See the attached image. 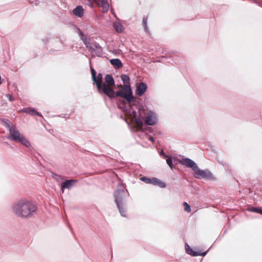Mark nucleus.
I'll return each instance as SVG.
<instances>
[{
  "label": "nucleus",
  "instance_id": "1",
  "mask_svg": "<svg viewBox=\"0 0 262 262\" xmlns=\"http://www.w3.org/2000/svg\"><path fill=\"white\" fill-rule=\"evenodd\" d=\"M37 207L32 202L21 200L16 203L13 210L15 214L21 217H29L36 212Z\"/></svg>",
  "mask_w": 262,
  "mask_h": 262
},
{
  "label": "nucleus",
  "instance_id": "16",
  "mask_svg": "<svg viewBox=\"0 0 262 262\" xmlns=\"http://www.w3.org/2000/svg\"><path fill=\"white\" fill-rule=\"evenodd\" d=\"M113 27L117 32L121 33L123 30V26L118 23H114L113 24Z\"/></svg>",
  "mask_w": 262,
  "mask_h": 262
},
{
  "label": "nucleus",
  "instance_id": "4",
  "mask_svg": "<svg viewBox=\"0 0 262 262\" xmlns=\"http://www.w3.org/2000/svg\"><path fill=\"white\" fill-rule=\"evenodd\" d=\"M7 126L9 127L10 135L13 138V140L16 142L18 141L23 135H21L17 130L13 127V125L12 123H10L8 124Z\"/></svg>",
  "mask_w": 262,
  "mask_h": 262
},
{
  "label": "nucleus",
  "instance_id": "3",
  "mask_svg": "<svg viewBox=\"0 0 262 262\" xmlns=\"http://www.w3.org/2000/svg\"><path fill=\"white\" fill-rule=\"evenodd\" d=\"M93 81L96 84L97 88L100 93L105 94L111 98L115 97L114 92L106 87L105 82H102V75L101 73H99L97 76H96V80Z\"/></svg>",
  "mask_w": 262,
  "mask_h": 262
},
{
  "label": "nucleus",
  "instance_id": "21",
  "mask_svg": "<svg viewBox=\"0 0 262 262\" xmlns=\"http://www.w3.org/2000/svg\"><path fill=\"white\" fill-rule=\"evenodd\" d=\"M91 71L92 73V78L93 80H96V72L95 70L92 68L91 67Z\"/></svg>",
  "mask_w": 262,
  "mask_h": 262
},
{
  "label": "nucleus",
  "instance_id": "18",
  "mask_svg": "<svg viewBox=\"0 0 262 262\" xmlns=\"http://www.w3.org/2000/svg\"><path fill=\"white\" fill-rule=\"evenodd\" d=\"M183 205L185 210L188 212H190L191 211L190 206L186 202H184Z\"/></svg>",
  "mask_w": 262,
  "mask_h": 262
},
{
  "label": "nucleus",
  "instance_id": "14",
  "mask_svg": "<svg viewBox=\"0 0 262 262\" xmlns=\"http://www.w3.org/2000/svg\"><path fill=\"white\" fill-rule=\"evenodd\" d=\"M83 9L81 6H77L76 8H75L73 12V13L78 17H82L83 15Z\"/></svg>",
  "mask_w": 262,
  "mask_h": 262
},
{
  "label": "nucleus",
  "instance_id": "6",
  "mask_svg": "<svg viewBox=\"0 0 262 262\" xmlns=\"http://www.w3.org/2000/svg\"><path fill=\"white\" fill-rule=\"evenodd\" d=\"M180 163L183 165L192 168L193 170L196 167V164L191 160L188 158L182 159Z\"/></svg>",
  "mask_w": 262,
  "mask_h": 262
},
{
  "label": "nucleus",
  "instance_id": "26",
  "mask_svg": "<svg viewBox=\"0 0 262 262\" xmlns=\"http://www.w3.org/2000/svg\"><path fill=\"white\" fill-rule=\"evenodd\" d=\"M147 18H144L143 19V26L144 27V29L145 30H147Z\"/></svg>",
  "mask_w": 262,
  "mask_h": 262
},
{
  "label": "nucleus",
  "instance_id": "30",
  "mask_svg": "<svg viewBox=\"0 0 262 262\" xmlns=\"http://www.w3.org/2000/svg\"><path fill=\"white\" fill-rule=\"evenodd\" d=\"M119 88H122L121 85L119 86Z\"/></svg>",
  "mask_w": 262,
  "mask_h": 262
},
{
  "label": "nucleus",
  "instance_id": "9",
  "mask_svg": "<svg viewBox=\"0 0 262 262\" xmlns=\"http://www.w3.org/2000/svg\"><path fill=\"white\" fill-rule=\"evenodd\" d=\"M185 248H186V251L187 253H188V254L191 255L193 256H198V255L204 256L206 254V252H204V253H201V252H195L188 245H186Z\"/></svg>",
  "mask_w": 262,
  "mask_h": 262
},
{
  "label": "nucleus",
  "instance_id": "12",
  "mask_svg": "<svg viewBox=\"0 0 262 262\" xmlns=\"http://www.w3.org/2000/svg\"><path fill=\"white\" fill-rule=\"evenodd\" d=\"M147 90V85L144 83H140L137 87V94L138 96H142Z\"/></svg>",
  "mask_w": 262,
  "mask_h": 262
},
{
  "label": "nucleus",
  "instance_id": "28",
  "mask_svg": "<svg viewBox=\"0 0 262 262\" xmlns=\"http://www.w3.org/2000/svg\"><path fill=\"white\" fill-rule=\"evenodd\" d=\"M150 140L151 141H154V138H153V137H150Z\"/></svg>",
  "mask_w": 262,
  "mask_h": 262
},
{
  "label": "nucleus",
  "instance_id": "20",
  "mask_svg": "<svg viewBox=\"0 0 262 262\" xmlns=\"http://www.w3.org/2000/svg\"><path fill=\"white\" fill-rule=\"evenodd\" d=\"M140 180L142 181L146 182V183H151V179L145 177H143L140 178Z\"/></svg>",
  "mask_w": 262,
  "mask_h": 262
},
{
  "label": "nucleus",
  "instance_id": "27",
  "mask_svg": "<svg viewBox=\"0 0 262 262\" xmlns=\"http://www.w3.org/2000/svg\"><path fill=\"white\" fill-rule=\"evenodd\" d=\"M6 96L9 98V101H12L13 100L12 95L8 94Z\"/></svg>",
  "mask_w": 262,
  "mask_h": 262
},
{
  "label": "nucleus",
  "instance_id": "15",
  "mask_svg": "<svg viewBox=\"0 0 262 262\" xmlns=\"http://www.w3.org/2000/svg\"><path fill=\"white\" fill-rule=\"evenodd\" d=\"M110 62L112 65L117 69L121 68L122 67L121 61L119 59H113L110 60Z\"/></svg>",
  "mask_w": 262,
  "mask_h": 262
},
{
  "label": "nucleus",
  "instance_id": "11",
  "mask_svg": "<svg viewBox=\"0 0 262 262\" xmlns=\"http://www.w3.org/2000/svg\"><path fill=\"white\" fill-rule=\"evenodd\" d=\"M145 122L149 125H153L156 123L155 118L152 113H149L148 116L145 118Z\"/></svg>",
  "mask_w": 262,
  "mask_h": 262
},
{
  "label": "nucleus",
  "instance_id": "22",
  "mask_svg": "<svg viewBox=\"0 0 262 262\" xmlns=\"http://www.w3.org/2000/svg\"><path fill=\"white\" fill-rule=\"evenodd\" d=\"M27 113H29L30 114H35V115H38V116H40L39 113L37 112H36L35 110H33V109H32L31 110H30L29 111H27V110L25 111Z\"/></svg>",
  "mask_w": 262,
  "mask_h": 262
},
{
  "label": "nucleus",
  "instance_id": "23",
  "mask_svg": "<svg viewBox=\"0 0 262 262\" xmlns=\"http://www.w3.org/2000/svg\"><path fill=\"white\" fill-rule=\"evenodd\" d=\"M116 202L117 203V204L118 207L120 210V212H121V207H120V203L121 202V198L117 197L116 199Z\"/></svg>",
  "mask_w": 262,
  "mask_h": 262
},
{
  "label": "nucleus",
  "instance_id": "2",
  "mask_svg": "<svg viewBox=\"0 0 262 262\" xmlns=\"http://www.w3.org/2000/svg\"><path fill=\"white\" fill-rule=\"evenodd\" d=\"M121 77L123 82L126 84L124 85L121 90L118 91L116 95L124 98L129 103L134 101L135 98L132 95V91L129 85V77L126 75H122Z\"/></svg>",
  "mask_w": 262,
  "mask_h": 262
},
{
  "label": "nucleus",
  "instance_id": "17",
  "mask_svg": "<svg viewBox=\"0 0 262 262\" xmlns=\"http://www.w3.org/2000/svg\"><path fill=\"white\" fill-rule=\"evenodd\" d=\"M17 142H20L26 147H29L30 144L29 141L23 136L20 138L19 140Z\"/></svg>",
  "mask_w": 262,
  "mask_h": 262
},
{
  "label": "nucleus",
  "instance_id": "24",
  "mask_svg": "<svg viewBox=\"0 0 262 262\" xmlns=\"http://www.w3.org/2000/svg\"><path fill=\"white\" fill-rule=\"evenodd\" d=\"M251 210L262 214V208H253Z\"/></svg>",
  "mask_w": 262,
  "mask_h": 262
},
{
  "label": "nucleus",
  "instance_id": "25",
  "mask_svg": "<svg viewBox=\"0 0 262 262\" xmlns=\"http://www.w3.org/2000/svg\"><path fill=\"white\" fill-rule=\"evenodd\" d=\"M166 162L167 164L169 166V167L172 169L173 165L171 159L170 158H169L166 160Z\"/></svg>",
  "mask_w": 262,
  "mask_h": 262
},
{
  "label": "nucleus",
  "instance_id": "13",
  "mask_svg": "<svg viewBox=\"0 0 262 262\" xmlns=\"http://www.w3.org/2000/svg\"><path fill=\"white\" fill-rule=\"evenodd\" d=\"M150 184H152L154 185H157L161 188H164L166 187V184L164 182H163L160 181V180H159L157 178H153L151 179V181Z\"/></svg>",
  "mask_w": 262,
  "mask_h": 262
},
{
  "label": "nucleus",
  "instance_id": "7",
  "mask_svg": "<svg viewBox=\"0 0 262 262\" xmlns=\"http://www.w3.org/2000/svg\"><path fill=\"white\" fill-rule=\"evenodd\" d=\"M95 2L98 6L102 7L103 12H106L109 8V4L105 0H95Z\"/></svg>",
  "mask_w": 262,
  "mask_h": 262
},
{
  "label": "nucleus",
  "instance_id": "31",
  "mask_svg": "<svg viewBox=\"0 0 262 262\" xmlns=\"http://www.w3.org/2000/svg\"><path fill=\"white\" fill-rule=\"evenodd\" d=\"M88 1H90V0H88Z\"/></svg>",
  "mask_w": 262,
  "mask_h": 262
},
{
  "label": "nucleus",
  "instance_id": "29",
  "mask_svg": "<svg viewBox=\"0 0 262 262\" xmlns=\"http://www.w3.org/2000/svg\"><path fill=\"white\" fill-rule=\"evenodd\" d=\"M161 154H162V155H164V152H163V151H162V152H161Z\"/></svg>",
  "mask_w": 262,
  "mask_h": 262
},
{
  "label": "nucleus",
  "instance_id": "8",
  "mask_svg": "<svg viewBox=\"0 0 262 262\" xmlns=\"http://www.w3.org/2000/svg\"><path fill=\"white\" fill-rule=\"evenodd\" d=\"M105 81L106 86L110 88V89H111L112 91H114L112 89V86H114L115 81L113 77L110 75H106L105 77Z\"/></svg>",
  "mask_w": 262,
  "mask_h": 262
},
{
  "label": "nucleus",
  "instance_id": "10",
  "mask_svg": "<svg viewBox=\"0 0 262 262\" xmlns=\"http://www.w3.org/2000/svg\"><path fill=\"white\" fill-rule=\"evenodd\" d=\"M76 180L71 179V180H66L65 182L62 183L61 184V189L62 192L64 191V188H68L69 189L71 187V186L73 185L74 183L76 182Z\"/></svg>",
  "mask_w": 262,
  "mask_h": 262
},
{
  "label": "nucleus",
  "instance_id": "5",
  "mask_svg": "<svg viewBox=\"0 0 262 262\" xmlns=\"http://www.w3.org/2000/svg\"><path fill=\"white\" fill-rule=\"evenodd\" d=\"M193 170L195 171V174L198 175V177L201 178H210L212 177V174L210 171L206 170H201L198 168V166L195 167Z\"/></svg>",
  "mask_w": 262,
  "mask_h": 262
},
{
  "label": "nucleus",
  "instance_id": "19",
  "mask_svg": "<svg viewBox=\"0 0 262 262\" xmlns=\"http://www.w3.org/2000/svg\"><path fill=\"white\" fill-rule=\"evenodd\" d=\"M135 123L138 127H142L143 125V122L140 119H135Z\"/></svg>",
  "mask_w": 262,
  "mask_h": 262
}]
</instances>
